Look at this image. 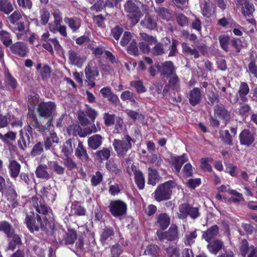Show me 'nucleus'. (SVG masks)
I'll return each instance as SVG.
<instances>
[{
  "label": "nucleus",
  "mask_w": 257,
  "mask_h": 257,
  "mask_svg": "<svg viewBox=\"0 0 257 257\" xmlns=\"http://www.w3.org/2000/svg\"><path fill=\"white\" fill-rule=\"evenodd\" d=\"M10 27L16 34L18 39L24 40L27 39L29 31L26 28L24 22L17 23L16 24L13 25V26H10Z\"/></svg>",
  "instance_id": "nucleus-10"
},
{
  "label": "nucleus",
  "mask_w": 257,
  "mask_h": 257,
  "mask_svg": "<svg viewBox=\"0 0 257 257\" xmlns=\"http://www.w3.org/2000/svg\"><path fill=\"white\" fill-rule=\"evenodd\" d=\"M140 35L143 40L148 42L150 45H155L151 50V53L153 55L158 56L165 53L163 44L158 42L156 37L150 36L146 33H141Z\"/></svg>",
  "instance_id": "nucleus-5"
},
{
  "label": "nucleus",
  "mask_w": 257,
  "mask_h": 257,
  "mask_svg": "<svg viewBox=\"0 0 257 257\" xmlns=\"http://www.w3.org/2000/svg\"><path fill=\"white\" fill-rule=\"evenodd\" d=\"M212 4L205 2L201 10L202 15L207 18L210 17L212 14Z\"/></svg>",
  "instance_id": "nucleus-53"
},
{
  "label": "nucleus",
  "mask_w": 257,
  "mask_h": 257,
  "mask_svg": "<svg viewBox=\"0 0 257 257\" xmlns=\"http://www.w3.org/2000/svg\"><path fill=\"white\" fill-rule=\"evenodd\" d=\"M102 138L100 135H94L88 139V145L92 150H96L102 144Z\"/></svg>",
  "instance_id": "nucleus-26"
},
{
  "label": "nucleus",
  "mask_w": 257,
  "mask_h": 257,
  "mask_svg": "<svg viewBox=\"0 0 257 257\" xmlns=\"http://www.w3.org/2000/svg\"><path fill=\"white\" fill-rule=\"evenodd\" d=\"M167 239L170 241L177 240L179 239V233L177 227L176 225H172L168 231H166Z\"/></svg>",
  "instance_id": "nucleus-39"
},
{
  "label": "nucleus",
  "mask_w": 257,
  "mask_h": 257,
  "mask_svg": "<svg viewBox=\"0 0 257 257\" xmlns=\"http://www.w3.org/2000/svg\"><path fill=\"white\" fill-rule=\"evenodd\" d=\"M249 92V87L247 83L241 82L238 87L237 93L230 98V101L233 103H236L240 99L242 102H246L248 101L247 95Z\"/></svg>",
  "instance_id": "nucleus-8"
},
{
  "label": "nucleus",
  "mask_w": 257,
  "mask_h": 257,
  "mask_svg": "<svg viewBox=\"0 0 257 257\" xmlns=\"http://www.w3.org/2000/svg\"><path fill=\"white\" fill-rule=\"evenodd\" d=\"M166 252L169 257H179L180 255L179 248L173 245L169 246Z\"/></svg>",
  "instance_id": "nucleus-55"
},
{
  "label": "nucleus",
  "mask_w": 257,
  "mask_h": 257,
  "mask_svg": "<svg viewBox=\"0 0 257 257\" xmlns=\"http://www.w3.org/2000/svg\"><path fill=\"white\" fill-rule=\"evenodd\" d=\"M122 252V247L118 244L113 245L111 248V255L112 257H119Z\"/></svg>",
  "instance_id": "nucleus-64"
},
{
  "label": "nucleus",
  "mask_w": 257,
  "mask_h": 257,
  "mask_svg": "<svg viewBox=\"0 0 257 257\" xmlns=\"http://www.w3.org/2000/svg\"><path fill=\"white\" fill-rule=\"evenodd\" d=\"M59 141V139L55 133H52L50 134V137H48L45 141V148L46 150L50 149L53 144H58Z\"/></svg>",
  "instance_id": "nucleus-44"
},
{
  "label": "nucleus",
  "mask_w": 257,
  "mask_h": 257,
  "mask_svg": "<svg viewBox=\"0 0 257 257\" xmlns=\"http://www.w3.org/2000/svg\"><path fill=\"white\" fill-rule=\"evenodd\" d=\"M197 237V230L187 231L185 235L183 242L186 246H190L193 244Z\"/></svg>",
  "instance_id": "nucleus-34"
},
{
  "label": "nucleus",
  "mask_w": 257,
  "mask_h": 257,
  "mask_svg": "<svg viewBox=\"0 0 257 257\" xmlns=\"http://www.w3.org/2000/svg\"><path fill=\"white\" fill-rule=\"evenodd\" d=\"M160 177L156 169H148V184L155 186L160 180Z\"/></svg>",
  "instance_id": "nucleus-33"
},
{
  "label": "nucleus",
  "mask_w": 257,
  "mask_h": 257,
  "mask_svg": "<svg viewBox=\"0 0 257 257\" xmlns=\"http://www.w3.org/2000/svg\"><path fill=\"white\" fill-rule=\"evenodd\" d=\"M75 155L79 159H84L85 160H87L89 158L85 148L83 146L82 143L79 141L75 151Z\"/></svg>",
  "instance_id": "nucleus-43"
},
{
  "label": "nucleus",
  "mask_w": 257,
  "mask_h": 257,
  "mask_svg": "<svg viewBox=\"0 0 257 257\" xmlns=\"http://www.w3.org/2000/svg\"><path fill=\"white\" fill-rule=\"evenodd\" d=\"M102 179V174L99 171H97L91 177V183L93 186H96L100 183Z\"/></svg>",
  "instance_id": "nucleus-61"
},
{
  "label": "nucleus",
  "mask_w": 257,
  "mask_h": 257,
  "mask_svg": "<svg viewBox=\"0 0 257 257\" xmlns=\"http://www.w3.org/2000/svg\"><path fill=\"white\" fill-rule=\"evenodd\" d=\"M236 5L241 9L242 14L245 16H250L254 11V6L248 0H235Z\"/></svg>",
  "instance_id": "nucleus-13"
},
{
  "label": "nucleus",
  "mask_w": 257,
  "mask_h": 257,
  "mask_svg": "<svg viewBox=\"0 0 257 257\" xmlns=\"http://www.w3.org/2000/svg\"><path fill=\"white\" fill-rule=\"evenodd\" d=\"M251 245L249 246L248 243L245 239H243L240 242L239 247L241 254L245 257L246 255L250 252Z\"/></svg>",
  "instance_id": "nucleus-49"
},
{
  "label": "nucleus",
  "mask_w": 257,
  "mask_h": 257,
  "mask_svg": "<svg viewBox=\"0 0 257 257\" xmlns=\"http://www.w3.org/2000/svg\"><path fill=\"white\" fill-rule=\"evenodd\" d=\"M13 53L19 55L21 57H25L28 52L26 45L22 42H18L11 47Z\"/></svg>",
  "instance_id": "nucleus-23"
},
{
  "label": "nucleus",
  "mask_w": 257,
  "mask_h": 257,
  "mask_svg": "<svg viewBox=\"0 0 257 257\" xmlns=\"http://www.w3.org/2000/svg\"><path fill=\"white\" fill-rule=\"evenodd\" d=\"M43 151V145L41 142L36 143L31 151V155L36 156L40 155Z\"/></svg>",
  "instance_id": "nucleus-59"
},
{
  "label": "nucleus",
  "mask_w": 257,
  "mask_h": 257,
  "mask_svg": "<svg viewBox=\"0 0 257 257\" xmlns=\"http://www.w3.org/2000/svg\"><path fill=\"white\" fill-rule=\"evenodd\" d=\"M75 141L74 139H70L64 143L62 151L66 157L73 153L75 147Z\"/></svg>",
  "instance_id": "nucleus-32"
},
{
  "label": "nucleus",
  "mask_w": 257,
  "mask_h": 257,
  "mask_svg": "<svg viewBox=\"0 0 257 257\" xmlns=\"http://www.w3.org/2000/svg\"><path fill=\"white\" fill-rule=\"evenodd\" d=\"M120 98L123 101L130 100L132 102H136L134 93L128 90L123 92L120 95Z\"/></svg>",
  "instance_id": "nucleus-57"
},
{
  "label": "nucleus",
  "mask_w": 257,
  "mask_h": 257,
  "mask_svg": "<svg viewBox=\"0 0 257 257\" xmlns=\"http://www.w3.org/2000/svg\"><path fill=\"white\" fill-rule=\"evenodd\" d=\"M188 98L189 102L192 106H195L199 103L202 99L200 89L198 87L194 88L189 92Z\"/></svg>",
  "instance_id": "nucleus-16"
},
{
  "label": "nucleus",
  "mask_w": 257,
  "mask_h": 257,
  "mask_svg": "<svg viewBox=\"0 0 257 257\" xmlns=\"http://www.w3.org/2000/svg\"><path fill=\"white\" fill-rule=\"evenodd\" d=\"M44 197H46L49 203H53L56 197V192L54 188L50 186L44 187L41 191Z\"/></svg>",
  "instance_id": "nucleus-24"
},
{
  "label": "nucleus",
  "mask_w": 257,
  "mask_h": 257,
  "mask_svg": "<svg viewBox=\"0 0 257 257\" xmlns=\"http://www.w3.org/2000/svg\"><path fill=\"white\" fill-rule=\"evenodd\" d=\"M135 141L128 135H126L121 139H114L112 142V146L118 157L123 158L128 151L132 148V143Z\"/></svg>",
  "instance_id": "nucleus-2"
},
{
  "label": "nucleus",
  "mask_w": 257,
  "mask_h": 257,
  "mask_svg": "<svg viewBox=\"0 0 257 257\" xmlns=\"http://www.w3.org/2000/svg\"><path fill=\"white\" fill-rule=\"evenodd\" d=\"M114 231L111 227H105L100 234V240L102 243H106L109 239H111L114 235Z\"/></svg>",
  "instance_id": "nucleus-42"
},
{
  "label": "nucleus",
  "mask_w": 257,
  "mask_h": 257,
  "mask_svg": "<svg viewBox=\"0 0 257 257\" xmlns=\"http://www.w3.org/2000/svg\"><path fill=\"white\" fill-rule=\"evenodd\" d=\"M240 142L241 145L249 146L254 142L253 135L248 130H244L239 135Z\"/></svg>",
  "instance_id": "nucleus-18"
},
{
  "label": "nucleus",
  "mask_w": 257,
  "mask_h": 257,
  "mask_svg": "<svg viewBox=\"0 0 257 257\" xmlns=\"http://www.w3.org/2000/svg\"><path fill=\"white\" fill-rule=\"evenodd\" d=\"M176 68L171 61H166L158 67V71L162 76H170L176 74Z\"/></svg>",
  "instance_id": "nucleus-11"
},
{
  "label": "nucleus",
  "mask_w": 257,
  "mask_h": 257,
  "mask_svg": "<svg viewBox=\"0 0 257 257\" xmlns=\"http://www.w3.org/2000/svg\"><path fill=\"white\" fill-rule=\"evenodd\" d=\"M49 29L52 32L55 33L56 31L59 32V33L63 37H66L67 34L66 32V28L64 26H62L61 24L59 26H54L52 23L49 24Z\"/></svg>",
  "instance_id": "nucleus-47"
},
{
  "label": "nucleus",
  "mask_w": 257,
  "mask_h": 257,
  "mask_svg": "<svg viewBox=\"0 0 257 257\" xmlns=\"http://www.w3.org/2000/svg\"><path fill=\"white\" fill-rule=\"evenodd\" d=\"M7 236L9 239L8 246L9 250L13 251L17 246H19L22 244L21 237L15 233L14 229Z\"/></svg>",
  "instance_id": "nucleus-14"
},
{
  "label": "nucleus",
  "mask_w": 257,
  "mask_h": 257,
  "mask_svg": "<svg viewBox=\"0 0 257 257\" xmlns=\"http://www.w3.org/2000/svg\"><path fill=\"white\" fill-rule=\"evenodd\" d=\"M85 74L87 79H95L99 75V72L94 62L88 63L85 69Z\"/></svg>",
  "instance_id": "nucleus-20"
},
{
  "label": "nucleus",
  "mask_w": 257,
  "mask_h": 257,
  "mask_svg": "<svg viewBox=\"0 0 257 257\" xmlns=\"http://www.w3.org/2000/svg\"><path fill=\"white\" fill-rule=\"evenodd\" d=\"M40 21L43 25H46L50 19V13L46 9H42L40 11Z\"/></svg>",
  "instance_id": "nucleus-51"
},
{
  "label": "nucleus",
  "mask_w": 257,
  "mask_h": 257,
  "mask_svg": "<svg viewBox=\"0 0 257 257\" xmlns=\"http://www.w3.org/2000/svg\"><path fill=\"white\" fill-rule=\"evenodd\" d=\"M188 161V158L185 154L180 156L172 157L171 158V165L178 173L180 172L182 165Z\"/></svg>",
  "instance_id": "nucleus-17"
},
{
  "label": "nucleus",
  "mask_w": 257,
  "mask_h": 257,
  "mask_svg": "<svg viewBox=\"0 0 257 257\" xmlns=\"http://www.w3.org/2000/svg\"><path fill=\"white\" fill-rule=\"evenodd\" d=\"M14 10L13 5L10 0H0V11L9 15Z\"/></svg>",
  "instance_id": "nucleus-38"
},
{
  "label": "nucleus",
  "mask_w": 257,
  "mask_h": 257,
  "mask_svg": "<svg viewBox=\"0 0 257 257\" xmlns=\"http://www.w3.org/2000/svg\"><path fill=\"white\" fill-rule=\"evenodd\" d=\"M22 17L21 13L18 11H15L8 18V21L13 25H15Z\"/></svg>",
  "instance_id": "nucleus-56"
},
{
  "label": "nucleus",
  "mask_w": 257,
  "mask_h": 257,
  "mask_svg": "<svg viewBox=\"0 0 257 257\" xmlns=\"http://www.w3.org/2000/svg\"><path fill=\"white\" fill-rule=\"evenodd\" d=\"M175 186L176 183L172 180L160 184L154 193V198L158 202L169 200Z\"/></svg>",
  "instance_id": "nucleus-3"
},
{
  "label": "nucleus",
  "mask_w": 257,
  "mask_h": 257,
  "mask_svg": "<svg viewBox=\"0 0 257 257\" xmlns=\"http://www.w3.org/2000/svg\"><path fill=\"white\" fill-rule=\"evenodd\" d=\"M158 17L149 14H146L141 24L142 26L149 29L153 30L157 25Z\"/></svg>",
  "instance_id": "nucleus-15"
},
{
  "label": "nucleus",
  "mask_w": 257,
  "mask_h": 257,
  "mask_svg": "<svg viewBox=\"0 0 257 257\" xmlns=\"http://www.w3.org/2000/svg\"><path fill=\"white\" fill-rule=\"evenodd\" d=\"M155 12L162 19L169 21L172 18L170 11L165 7H157L154 9Z\"/></svg>",
  "instance_id": "nucleus-31"
},
{
  "label": "nucleus",
  "mask_w": 257,
  "mask_h": 257,
  "mask_svg": "<svg viewBox=\"0 0 257 257\" xmlns=\"http://www.w3.org/2000/svg\"><path fill=\"white\" fill-rule=\"evenodd\" d=\"M64 21L73 32H76L81 26V20L76 17H66Z\"/></svg>",
  "instance_id": "nucleus-22"
},
{
  "label": "nucleus",
  "mask_w": 257,
  "mask_h": 257,
  "mask_svg": "<svg viewBox=\"0 0 257 257\" xmlns=\"http://www.w3.org/2000/svg\"><path fill=\"white\" fill-rule=\"evenodd\" d=\"M0 38L4 45L7 47L10 46L12 44V40L11 35L8 32L2 30L0 32Z\"/></svg>",
  "instance_id": "nucleus-46"
},
{
  "label": "nucleus",
  "mask_w": 257,
  "mask_h": 257,
  "mask_svg": "<svg viewBox=\"0 0 257 257\" xmlns=\"http://www.w3.org/2000/svg\"><path fill=\"white\" fill-rule=\"evenodd\" d=\"M124 7L125 11L128 13L127 17L131 20L133 25L138 23L143 15L140 10V7L145 12L149 10L147 5L142 4L139 0H128Z\"/></svg>",
  "instance_id": "nucleus-1"
},
{
  "label": "nucleus",
  "mask_w": 257,
  "mask_h": 257,
  "mask_svg": "<svg viewBox=\"0 0 257 257\" xmlns=\"http://www.w3.org/2000/svg\"><path fill=\"white\" fill-rule=\"evenodd\" d=\"M9 169L10 170L11 176L13 178H17L20 172L21 165L15 160L10 162Z\"/></svg>",
  "instance_id": "nucleus-36"
},
{
  "label": "nucleus",
  "mask_w": 257,
  "mask_h": 257,
  "mask_svg": "<svg viewBox=\"0 0 257 257\" xmlns=\"http://www.w3.org/2000/svg\"><path fill=\"white\" fill-rule=\"evenodd\" d=\"M182 52L186 55H192L194 58L199 57L200 54L198 51L195 48H191L187 43L182 44Z\"/></svg>",
  "instance_id": "nucleus-40"
},
{
  "label": "nucleus",
  "mask_w": 257,
  "mask_h": 257,
  "mask_svg": "<svg viewBox=\"0 0 257 257\" xmlns=\"http://www.w3.org/2000/svg\"><path fill=\"white\" fill-rule=\"evenodd\" d=\"M247 71L257 78V65L254 61L251 60L248 65Z\"/></svg>",
  "instance_id": "nucleus-63"
},
{
  "label": "nucleus",
  "mask_w": 257,
  "mask_h": 257,
  "mask_svg": "<svg viewBox=\"0 0 257 257\" xmlns=\"http://www.w3.org/2000/svg\"><path fill=\"white\" fill-rule=\"evenodd\" d=\"M105 168L109 172L115 174H117L120 171L118 161L114 159H111L107 161L105 163Z\"/></svg>",
  "instance_id": "nucleus-30"
},
{
  "label": "nucleus",
  "mask_w": 257,
  "mask_h": 257,
  "mask_svg": "<svg viewBox=\"0 0 257 257\" xmlns=\"http://www.w3.org/2000/svg\"><path fill=\"white\" fill-rule=\"evenodd\" d=\"M7 196L9 200L14 201L17 200L18 195L13 186H10L8 188L7 191Z\"/></svg>",
  "instance_id": "nucleus-60"
},
{
  "label": "nucleus",
  "mask_w": 257,
  "mask_h": 257,
  "mask_svg": "<svg viewBox=\"0 0 257 257\" xmlns=\"http://www.w3.org/2000/svg\"><path fill=\"white\" fill-rule=\"evenodd\" d=\"M219 232V229L217 225H214L208 228L206 231L202 233V238L207 242H209L210 240L216 236Z\"/></svg>",
  "instance_id": "nucleus-21"
},
{
  "label": "nucleus",
  "mask_w": 257,
  "mask_h": 257,
  "mask_svg": "<svg viewBox=\"0 0 257 257\" xmlns=\"http://www.w3.org/2000/svg\"><path fill=\"white\" fill-rule=\"evenodd\" d=\"M219 134L221 139L224 143L230 146L232 145L233 137L228 130L220 131Z\"/></svg>",
  "instance_id": "nucleus-45"
},
{
  "label": "nucleus",
  "mask_w": 257,
  "mask_h": 257,
  "mask_svg": "<svg viewBox=\"0 0 257 257\" xmlns=\"http://www.w3.org/2000/svg\"><path fill=\"white\" fill-rule=\"evenodd\" d=\"M108 207L110 213L115 217L120 218L126 213L127 205L120 200L111 201Z\"/></svg>",
  "instance_id": "nucleus-4"
},
{
  "label": "nucleus",
  "mask_w": 257,
  "mask_h": 257,
  "mask_svg": "<svg viewBox=\"0 0 257 257\" xmlns=\"http://www.w3.org/2000/svg\"><path fill=\"white\" fill-rule=\"evenodd\" d=\"M77 235L75 231H69L66 235L65 240L66 244H73L76 239Z\"/></svg>",
  "instance_id": "nucleus-58"
},
{
  "label": "nucleus",
  "mask_w": 257,
  "mask_h": 257,
  "mask_svg": "<svg viewBox=\"0 0 257 257\" xmlns=\"http://www.w3.org/2000/svg\"><path fill=\"white\" fill-rule=\"evenodd\" d=\"M47 166L46 165H39L35 171V174L37 178L46 180L50 178V175L47 171Z\"/></svg>",
  "instance_id": "nucleus-27"
},
{
  "label": "nucleus",
  "mask_w": 257,
  "mask_h": 257,
  "mask_svg": "<svg viewBox=\"0 0 257 257\" xmlns=\"http://www.w3.org/2000/svg\"><path fill=\"white\" fill-rule=\"evenodd\" d=\"M214 113L219 117L223 119L225 121V124L228 123L230 119V114L228 111L225 109L222 104H217L214 107Z\"/></svg>",
  "instance_id": "nucleus-19"
},
{
  "label": "nucleus",
  "mask_w": 257,
  "mask_h": 257,
  "mask_svg": "<svg viewBox=\"0 0 257 257\" xmlns=\"http://www.w3.org/2000/svg\"><path fill=\"white\" fill-rule=\"evenodd\" d=\"M31 137L28 133H24V131L21 130L20 132V138L18 140V145L19 147L24 150L30 144Z\"/></svg>",
  "instance_id": "nucleus-25"
},
{
  "label": "nucleus",
  "mask_w": 257,
  "mask_h": 257,
  "mask_svg": "<svg viewBox=\"0 0 257 257\" xmlns=\"http://www.w3.org/2000/svg\"><path fill=\"white\" fill-rule=\"evenodd\" d=\"M101 130L100 124L96 122V124H93L90 126H87L84 128V132L86 135H90L92 133H96Z\"/></svg>",
  "instance_id": "nucleus-52"
},
{
  "label": "nucleus",
  "mask_w": 257,
  "mask_h": 257,
  "mask_svg": "<svg viewBox=\"0 0 257 257\" xmlns=\"http://www.w3.org/2000/svg\"><path fill=\"white\" fill-rule=\"evenodd\" d=\"M135 182L140 189H143L145 186V179L143 173L140 170L134 171Z\"/></svg>",
  "instance_id": "nucleus-41"
},
{
  "label": "nucleus",
  "mask_w": 257,
  "mask_h": 257,
  "mask_svg": "<svg viewBox=\"0 0 257 257\" xmlns=\"http://www.w3.org/2000/svg\"><path fill=\"white\" fill-rule=\"evenodd\" d=\"M159 248L157 245L151 244L148 246L145 250V254L152 257H156L159 255Z\"/></svg>",
  "instance_id": "nucleus-48"
},
{
  "label": "nucleus",
  "mask_w": 257,
  "mask_h": 257,
  "mask_svg": "<svg viewBox=\"0 0 257 257\" xmlns=\"http://www.w3.org/2000/svg\"><path fill=\"white\" fill-rule=\"evenodd\" d=\"M37 110L40 116L51 119L55 113L56 105L51 101L42 102L38 105Z\"/></svg>",
  "instance_id": "nucleus-6"
},
{
  "label": "nucleus",
  "mask_w": 257,
  "mask_h": 257,
  "mask_svg": "<svg viewBox=\"0 0 257 257\" xmlns=\"http://www.w3.org/2000/svg\"><path fill=\"white\" fill-rule=\"evenodd\" d=\"M25 222L28 228L31 232L39 231L40 228H42L44 226L40 216L38 215L36 220L34 213L33 212L27 214Z\"/></svg>",
  "instance_id": "nucleus-7"
},
{
  "label": "nucleus",
  "mask_w": 257,
  "mask_h": 257,
  "mask_svg": "<svg viewBox=\"0 0 257 257\" xmlns=\"http://www.w3.org/2000/svg\"><path fill=\"white\" fill-rule=\"evenodd\" d=\"M31 109H29V113L27 117L28 122H29L30 124L32 127L36 128L39 123L36 115L33 112H31Z\"/></svg>",
  "instance_id": "nucleus-54"
},
{
  "label": "nucleus",
  "mask_w": 257,
  "mask_h": 257,
  "mask_svg": "<svg viewBox=\"0 0 257 257\" xmlns=\"http://www.w3.org/2000/svg\"><path fill=\"white\" fill-rule=\"evenodd\" d=\"M169 86L176 92H179L181 89V81L178 76L175 74L172 75L168 81Z\"/></svg>",
  "instance_id": "nucleus-37"
},
{
  "label": "nucleus",
  "mask_w": 257,
  "mask_h": 257,
  "mask_svg": "<svg viewBox=\"0 0 257 257\" xmlns=\"http://www.w3.org/2000/svg\"><path fill=\"white\" fill-rule=\"evenodd\" d=\"M179 209L182 218L189 215L191 218L195 219L200 216L198 208L192 207L187 203L180 205Z\"/></svg>",
  "instance_id": "nucleus-9"
},
{
  "label": "nucleus",
  "mask_w": 257,
  "mask_h": 257,
  "mask_svg": "<svg viewBox=\"0 0 257 257\" xmlns=\"http://www.w3.org/2000/svg\"><path fill=\"white\" fill-rule=\"evenodd\" d=\"M222 246L223 242L220 240L216 239L209 242L207 245V248L211 253L216 254Z\"/></svg>",
  "instance_id": "nucleus-35"
},
{
  "label": "nucleus",
  "mask_w": 257,
  "mask_h": 257,
  "mask_svg": "<svg viewBox=\"0 0 257 257\" xmlns=\"http://www.w3.org/2000/svg\"><path fill=\"white\" fill-rule=\"evenodd\" d=\"M96 159L100 163L108 160L111 155V150L108 148H103L101 150L96 152Z\"/></svg>",
  "instance_id": "nucleus-29"
},
{
  "label": "nucleus",
  "mask_w": 257,
  "mask_h": 257,
  "mask_svg": "<svg viewBox=\"0 0 257 257\" xmlns=\"http://www.w3.org/2000/svg\"><path fill=\"white\" fill-rule=\"evenodd\" d=\"M81 128L80 126L77 124H73L67 128V132L69 136H76L79 135L81 137H83L79 134Z\"/></svg>",
  "instance_id": "nucleus-50"
},
{
  "label": "nucleus",
  "mask_w": 257,
  "mask_h": 257,
  "mask_svg": "<svg viewBox=\"0 0 257 257\" xmlns=\"http://www.w3.org/2000/svg\"><path fill=\"white\" fill-rule=\"evenodd\" d=\"M68 58L70 63L79 68L82 67L85 62V58L81 57L79 54L73 50L68 51Z\"/></svg>",
  "instance_id": "nucleus-12"
},
{
  "label": "nucleus",
  "mask_w": 257,
  "mask_h": 257,
  "mask_svg": "<svg viewBox=\"0 0 257 257\" xmlns=\"http://www.w3.org/2000/svg\"><path fill=\"white\" fill-rule=\"evenodd\" d=\"M14 228L9 222L7 221L0 222V231H4L7 235Z\"/></svg>",
  "instance_id": "nucleus-62"
},
{
  "label": "nucleus",
  "mask_w": 257,
  "mask_h": 257,
  "mask_svg": "<svg viewBox=\"0 0 257 257\" xmlns=\"http://www.w3.org/2000/svg\"><path fill=\"white\" fill-rule=\"evenodd\" d=\"M170 223V218L166 213L160 214L157 220V224L163 229H166Z\"/></svg>",
  "instance_id": "nucleus-28"
}]
</instances>
